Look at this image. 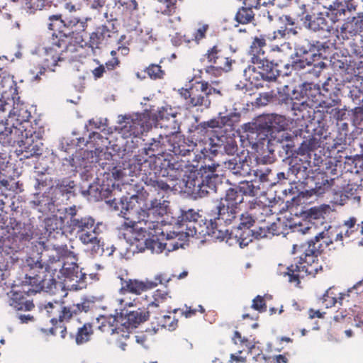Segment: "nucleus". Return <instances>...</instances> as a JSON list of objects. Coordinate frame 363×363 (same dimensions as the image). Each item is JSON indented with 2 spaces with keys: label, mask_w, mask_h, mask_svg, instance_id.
Segmentation results:
<instances>
[{
  "label": "nucleus",
  "mask_w": 363,
  "mask_h": 363,
  "mask_svg": "<svg viewBox=\"0 0 363 363\" xmlns=\"http://www.w3.org/2000/svg\"><path fill=\"white\" fill-rule=\"evenodd\" d=\"M74 259V254L66 245L45 250L38 258L29 257L23 266L26 276L33 277L45 287V291H52L57 284L55 275L65 259Z\"/></svg>",
  "instance_id": "1"
},
{
  "label": "nucleus",
  "mask_w": 363,
  "mask_h": 363,
  "mask_svg": "<svg viewBox=\"0 0 363 363\" xmlns=\"http://www.w3.org/2000/svg\"><path fill=\"white\" fill-rule=\"evenodd\" d=\"M165 143L167 139L164 133H160L157 139L152 138V142L147 144V147L135 155L129 163L130 173L139 177L150 191L157 192L158 194L170 189L169 185L161 179L152 168L155 160L159 158L155 157L156 154L160 155L168 150V145Z\"/></svg>",
  "instance_id": "2"
},
{
  "label": "nucleus",
  "mask_w": 363,
  "mask_h": 363,
  "mask_svg": "<svg viewBox=\"0 0 363 363\" xmlns=\"http://www.w3.org/2000/svg\"><path fill=\"white\" fill-rule=\"evenodd\" d=\"M324 232L319 233L315 238L308 241L307 245H294L293 252L296 253L299 250L303 251L297 262L287 267V272L284 275L289 277V281L295 283L298 286L301 279L306 277H315L320 271L323 270L322 264L320 262L318 255L323 251V245H329L332 242L325 236Z\"/></svg>",
  "instance_id": "3"
},
{
  "label": "nucleus",
  "mask_w": 363,
  "mask_h": 363,
  "mask_svg": "<svg viewBox=\"0 0 363 363\" xmlns=\"http://www.w3.org/2000/svg\"><path fill=\"white\" fill-rule=\"evenodd\" d=\"M22 290L11 291L9 295V306L15 311V317L21 323L33 322L35 318L29 313L35 308V304L31 295H34L42 291H45V287L40 284V281H36L33 277L26 276L22 281Z\"/></svg>",
  "instance_id": "4"
},
{
  "label": "nucleus",
  "mask_w": 363,
  "mask_h": 363,
  "mask_svg": "<svg viewBox=\"0 0 363 363\" xmlns=\"http://www.w3.org/2000/svg\"><path fill=\"white\" fill-rule=\"evenodd\" d=\"M45 308L52 324V327L48 330L49 333L55 336L59 335L62 339H65L67 335L65 323L77 317L81 313L88 312L90 310V303L83 301L65 306L63 303L58 301L49 302L45 306Z\"/></svg>",
  "instance_id": "5"
},
{
  "label": "nucleus",
  "mask_w": 363,
  "mask_h": 363,
  "mask_svg": "<svg viewBox=\"0 0 363 363\" xmlns=\"http://www.w3.org/2000/svg\"><path fill=\"white\" fill-rule=\"evenodd\" d=\"M136 203L135 202V209H137V212L133 214H130L129 212H127V215L123 216L125 220L122 225L123 228L140 231L152 238L157 237L158 234L162 233L160 231V222L149 219L151 211L154 213L155 209L161 208V202L157 199L151 201L148 211L143 210L140 206H136Z\"/></svg>",
  "instance_id": "6"
},
{
  "label": "nucleus",
  "mask_w": 363,
  "mask_h": 363,
  "mask_svg": "<svg viewBox=\"0 0 363 363\" xmlns=\"http://www.w3.org/2000/svg\"><path fill=\"white\" fill-rule=\"evenodd\" d=\"M126 190L128 196H123L117 199L113 196V192L108 187H101L99 196L101 199L104 200L105 202L116 211H120L121 213L126 216L127 212L130 214H133L137 212L135 209V202H138V194L143 189L138 183L135 179H131L130 182H128L124 186Z\"/></svg>",
  "instance_id": "7"
},
{
  "label": "nucleus",
  "mask_w": 363,
  "mask_h": 363,
  "mask_svg": "<svg viewBox=\"0 0 363 363\" xmlns=\"http://www.w3.org/2000/svg\"><path fill=\"white\" fill-rule=\"evenodd\" d=\"M179 94L185 101L186 109L195 107L208 108L211 104L213 96H222L220 89L213 87L206 81H198L192 84L189 89H181Z\"/></svg>",
  "instance_id": "8"
},
{
  "label": "nucleus",
  "mask_w": 363,
  "mask_h": 363,
  "mask_svg": "<svg viewBox=\"0 0 363 363\" xmlns=\"http://www.w3.org/2000/svg\"><path fill=\"white\" fill-rule=\"evenodd\" d=\"M48 19L50 21L48 28L53 30L52 36L67 42L68 45H73L71 40L74 33L85 31L88 26V18L81 20L72 16L62 18L61 14L52 15Z\"/></svg>",
  "instance_id": "9"
},
{
  "label": "nucleus",
  "mask_w": 363,
  "mask_h": 363,
  "mask_svg": "<svg viewBox=\"0 0 363 363\" xmlns=\"http://www.w3.org/2000/svg\"><path fill=\"white\" fill-rule=\"evenodd\" d=\"M306 96L307 100H302L301 102H293V99L289 97H286L284 99L286 104L289 102L292 104L291 109L294 111V116L297 119L301 118L305 119L306 118H311V113L315 114V108H321L324 107L330 108L331 106L330 102H333L331 99H325L319 90V89H310L306 91Z\"/></svg>",
  "instance_id": "10"
},
{
  "label": "nucleus",
  "mask_w": 363,
  "mask_h": 363,
  "mask_svg": "<svg viewBox=\"0 0 363 363\" xmlns=\"http://www.w3.org/2000/svg\"><path fill=\"white\" fill-rule=\"evenodd\" d=\"M260 69L257 72L254 65H248L243 72L245 80L256 88L264 86V83L274 82L279 76V71L277 69V64L274 60L267 57L260 63H255Z\"/></svg>",
  "instance_id": "11"
},
{
  "label": "nucleus",
  "mask_w": 363,
  "mask_h": 363,
  "mask_svg": "<svg viewBox=\"0 0 363 363\" xmlns=\"http://www.w3.org/2000/svg\"><path fill=\"white\" fill-rule=\"evenodd\" d=\"M70 232L75 231L80 241L84 245H89L93 253H98L101 249L100 240L96 235L95 220L89 216H80L69 223Z\"/></svg>",
  "instance_id": "12"
},
{
  "label": "nucleus",
  "mask_w": 363,
  "mask_h": 363,
  "mask_svg": "<svg viewBox=\"0 0 363 363\" xmlns=\"http://www.w3.org/2000/svg\"><path fill=\"white\" fill-rule=\"evenodd\" d=\"M117 302L121 306L116 309L115 319L121 320V324L127 328H135L140 324L148 320L150 312L145 308L134 309V303L126 298H118Z\"/></svg>",
  "instance_id": "13"
},
{
  "label": "nucleus",
  "mask_w": 363,
  "mask_h": 363,
  "mask_svg": "<svg viewBox=\"0 0 363 363\" xmlns=\"http://www.w3.org/2000/svg\"><path fill=\"white\" fill-rule=\"evenodd\" d=\"M243 201V197L238 190L230 188L225 196L221 199L217 206L218 220H223L225 224H231L237 218L239 206Z\"/></svg>",
  "instance_id": "14"
},
{
  "label": "nucleus",
  "mask_w": 363,
  "mask_h": 363,
  "mask_svg": "<svg viewBox=\"0 0 363 363\" xmlns=\"http://www.w3.org/2000/svg\"><path fill=\"white\" fill-rule=\"evenodd\" d=\"M76 51L74 45H68L64 40H60L52 36V45L45 48L43 60L44 66L52 71L59 61L72 57V54Z\"/></svg>",
  "instance_id": "15"
},
{
  "label": "nucleus",
  "mask_w": 363,
  "mask_h": 363,
  "mask_svg": "<svg viewBox=\"0 0 363 363\" xmlns=\"http://www.w3.org/2000/svg\"><path fill=\"white\" fill-rule=\"evenodd\" d=\"M70 260V262L66 260L63 262L62 266L55 275L56 280L62 279L64 281H69V286L75 290L86 288V274L82 272V269H79L75 262V258Z\"/></svg>",
  "instance_id": "16"
},
{
  "label": "nucleus",
  "mask_w": 363,
  "mask_h": 363,
  "mask_svg": "<svg viewBox=\"0 0 363 363\" xmlns=\"http://www.w3.org/2000/svg\"><path fill=\"white\" fill-rule=\"evenodd\" d=\"M177 114L174 108L167 105L159 108L157 113L150 114V117L154 121L153 125L164 129V135L167 138L169 135L179 133L180 123L177 118Z\"/></svg>",
  "instance_id": "17"
},
{
  "label": "nucleus",
  "mask_w": 363,
  "mask_h": 363,
  "mask_svg": "<svg viewBox=\"0 0 363 363\" xmlns=\"http://www.w3.org/2000/svg\"><path fill=\"white\" fill-rule=\"evenodd\" d=\"M216 177L207 174L203 177L199 172H191L185 181L186 187L191 194L203 197L216 191Z\"/></svg>",
  "instance_id": "18"
},
{
  "label": "nucleus",
  "mask_w": 363,
  "mask_h": 363,
  "mask_svg": "<svg viewBox=\"0 0 363 363\" xmlns=\"http://www.w3.org/2000/svg\"><path fill=\"white\" fill-rule=\"evenodd\" d=\"M154 121L151 119L150 113H143L136 116L135 118H128L121 127L120 133L125 138L138 137L152 128Z\"/></svg>",
  "instance_id": "19"
},
{
  "label": "nucleus",
  "mask_w": 363,
  "mask_h": 363,
  "mask_svg": "<svg viewBox=\"0 0 363 363\" xmlns=\"http://www.w3.org/2000/svg\"><path fill=\"white\" fill-rule=\"evenodd\" d=\"M19 97H17V101H15V97L11 99L10 107L7 106V110L9 111V118L11 122L15 123L16 125L21 128L23 130H30V128H35L30 121L31 118V113L28 108V106L19 101Z\"/></svg>",
  "instance_id": "20"
},
{
  "label": "nucleus",
  "mask_w": 363,
  "mask_h": 363,
  "mask_svg": "<svg viewBox=\"0 0 363 363\" xmlns=\"http://www.w3.org/2000/svg\"><path fill=\"white\" fill-rule=\"evenodd\" d=\"M45 130L42 126L37 127V123L35 124V128H30V130H24V135L21 140V143L25 148V152L30 153L26 155V157L34 155H40L42 154L43 143L41 140L43 138Z\"/></svg>",
  "instance_id": "21"
},
{
  "label": "nucleus",
  "mask_w": 363,
  "mask_h": 363,
  "mask_svg": "<svg viewBox=\"0 0 363 363\" xmlns=\"http://www.w3.org/2000/svg\"><path fill=\"white\" fill-rule=\"evenodd\" d=\"M166 139L168 151L172 152L175 155L186 156L193 152L196 156L197 147L189 137L185 138L177 133L169 135Z\"/></svg>",
  "instance_id": "22"
},
{
  "label": "nucleus",
  "mask_w": 363,
  "mask_h": 363,
  "mask_svg": "<svg viewBox=\"0 0 363 363\" xmlns=\"http://www.w3.org/2000/svg\"><path fill=\"white\" fill-rule=\"evenodd\" d=\"M233 61L220 43H216L209 48L201 58V62H206L208 65H219L220 66H232Z\"/></svg>",
  "instance_id": "23"
},
{
  "label": "nucleus",
  "mask_w": 363,
  "mask_h": 363,
  "mask_svg": "<svg viewBox=\"0 0 363 363\" xmlns=\"http://www.w3.org/2000/svg\"><path fill=\"white\" fill-rule=\"evenodd\" d=\"M189 138L197 147L196 148V158L201 159L203 157H206L209 150V144L208 130L204 123H201L191 130Z\"/></svg>",
  "instance_id": "24"
},
{
  "label": "nucleus",
  "mask_w": 363,
  "mask_h": 363,
  "mask_svg": "<svg viewBox=\"0 0 363 363\" xmlns=\"http://www.w3.org/2000/svg\"><path fill=\"white\" fill-rule=\"evenodd\" d=\"M117 35V30L114 26L111 24L110 28L107 25H101L97 26L94 31L90 34L89 45L92 49L100 48L101 45L109 43Z\"/></svg>",
  "instance_id": "25"
},
{
  "label": "nucleus",
  "mask_w": 363,
  "mask_h": 363,
  "mask_svg": "<svg viewBox=\"0 0 363 363\" xmlns=\"http://www.w3.org/2000/svg\"><path fill=\"white\" fill-rule=\"evenodd\" d=\"M200 215L194 209L182 210L180 216H179L178 224L180 228L185 227V234L188 237H194L197 233L201 234L202 232H198L196 227Z\"/></svg>",
  "instance_id": "26"
},
{
  "label": "nucleus",
  "mask_w": 363,
  "mask_h": 363,
  "mask_svg": "<svg viewBox=\"0 0 363 363\" xmlns=\"http://www.w3.org/2000/svg\"><path fill=\"white\" fill-rule=\"evenodd\" d=\"M355 217H350L345 220L338 228V233L336 234L335 240L340 241L343 245L345 240L351 241L358 235L359 224L357 223Z\"/></svg>",
  "instance_id": "27"
},
{
  "label": "nucleus",
  "mask_w": 363,
  "mask_h": 363,
  "mask_svg": "<svg viewBox=\"0 0 363 363\" xmlns=\"http://www.w3.org/2000/svg\"><path fill=\"white\" fill-rule=\"evenodd\" d=\"M267 47L266 35H260L252 38L249 48L248 54L250 57V62L252 64L260 63L263 60L269 57L265 48Z\"/></svg>",
  "instance_id": "28"
},
{
  "label": "nucleus",
  "mask_w": 363,
  "mask_h": 363,
  "mask_svg": "<svg viewBox=\"0 0 363 363\" xmlns=\"http://www.w3.org/2000/svg\"><path fill=\"white\" fill-rule=\"evenodd\" d=\"M153 171L156 172L157 167L160 169V174L162 177L170 176L172 177H180L182 172V164L178 162L173 161L164 158L159 157L155 160L153 164Z\"/></svg>",
  "instance_id": "29"
},
{
  "label": "nucleus",
  "mask_w": 363,
  "mask_h": 363,
  "mask_svg": "<svg viewBox=\"0 0 363 363\" xmlns=\"http://www.w3.org/2000/svg\"><path fill=\"white\" fill-rule=\"evenodd\" d=\"M224 167L232 172V174L242 177L250 175L252 172L250 161L246 157L242 158L240 156H236L225 161Z\"/></svg>",
  "instance_id": "30"
},
{
  "label": "nucleus",
  "mask_w": 363,
  "mask_h": 363,
  "mask_svg": "<svg viewBox=\"0 0 363 363\" xmlns=\"http://www.w3.org/2000/svg\"><path fill=\"white\" fill-rule=\"evenodd\" d=\"M9 227L21 241H29L33 236V226L30 223H21L14 217L9 218Z\"/></svg>",
  "instance_id": "31"
},
{
  "label": "nucleus",
  "mask_w": 363,
  "mask_h": 363,
  "mask_svg": "<svg viewBox=\"0 0 363 363\" xmlns=\"http://www.w3.org/2000/svg\"><path fill=\"white\" fill-rule=\"evenodd\" d=\"M23 135L24 130L13 123L11 127H5L0 132V143L4 146H13L21 143Z\"/></svg>",
  "instance_id": "32"
},
{
  "label": "nucleus",
  "mask_w": 363,
  "mask_h": 363,
  "mask_svg": "<svg viewBox=\"0 0 363 363\" xmlns=\"http://www.w3.org/2000/svg\"><path fill=\"white\" fill-rule=\"evenodd\" d=\"M121 281L122 286L119 290V293L122 295H125L128 292L140 295L143 292L151 289L149 288V280L143 281L138 279L124 280L121 279Z\"/></svg>",
  "instance_id": "33"
},
{
  "label": "nucleus",
  "mask_w": 363,
  "mask_h": 363,
  "mask_svg": "<svg viewBox=\"0 0 363 363\" xmlns=\"http://www.w3.org/2000/svg\"><path fill=\"white\" fill-rule=\"evenodd\" d=\"M272 208V206L266 205L257 199L249 202V209L257 223L266 222V218L273 214Z\"/></svg>",
  "instance_id": "34"
},
{
  "label": "nucleus",
  "mask_w": 363,
  "mask_h": 363,
  "mask_svg": "<svg viewBox=\"0 0 363 363\" xmlns=\"http://www.w3.org/2000/svg\"><path fill=\"white\" fill-rule=\"evenodd\" d=\"M223 223L225 225H228L223 220H218V216L214 220L211 219L206 226L205 235L211 236L213 240H218L220 241H223L224 239L230 237L229 230L223 229L222 227Z\"/></svg>",
  "instance_id": "35"
},
{
  "label": "nucleus",
  "mask_w": 363,
  "mask_h": 363,
  "mask_svg": "<svg viewBox=\"0 0 363 363\" xmlns=\"http://www.w3.org/2000/svg\"><path fill=\"white\" fill-rule=\"evenodd\" d=\"M94 334L93 325L91 323H84L77 328L75 333H70L69 337L75 340L78 345L85 344L90 341Z\"/></svg>",
  "instance_id": "36"
},
{
  "label": "nucleus",
  "mask_w": 363,
  "mask_h": 363,
  "mask_svg": "<svg viewBox=\"0 0 363 363\" xmlns=\"http://www.w3.org/2000/svg\"><path fill=\"white\" fill-rule=\"evenodd\" d=\"M332 15L335 18L345 15L347 11H355L356 5L353 0H335L333 4L328 7Z\"/></svg>",
  "instance_id": "37"
},
{
  "label": "nucleus",
  "mask_w": 363,
  "mask_h": 363,
  "mask_svg": "<svg viewBox=\"0 0 363 363\" xmlns=\"http://www.w3.org/2000/svg\"><path fill=\"white\" fill-rule=\"evenodd\" d=\"M306 28L313 31L329 30L330 26L328 21L323 13H318L317 16H312L305 26Z\"/></svg>",
  "instance_id": "38"
},
{
  "label": "nucleus",
  "mask_w": 363,
  "mask_h": 363,
  "mask_svg": "<svg viewBox=\"0 0 363 363\" xmlns=\"http://www.w3.org/2000/svg\"><path fill=\"white\" fill-rule=\"evenodd\" d=\"M235 21L239 24H248L255 21V13L250 7L245 5L238 9L235 16Z\"/></svg>",
  "instance_id": "39"
},
{
  "label": "nucleus",
  "mask_w": 363,
  "mask_h": 363,
  "mask_svg": "<svg viewBox=\"0 0 363 363\" xmlns=\"http://www.w3.org/2000/svg\"><path fill=\"white\" fill-rule=\"evenodd\" d=\"M349 291H347V294L340 293L338 298L336 297V294L333 292V291L330 289L328 290L325 294L323 296L322 303L326 308H331L335 305L336 303H339L340 305H342V301L345 296H349Z\"/></svg>",
  "instance_id": "40"
},
{
  "label": "nucleus",
  "mask_w": 363,
  "mask_h": 363,
  "mask_svg": "<svg viewBox=\"0 0 363 363\" xmlns=\"http://www.w3.org/2000/svg\"><path fill=\"white\" fill-rule=\"evenodd\" d=\"M254 175L259 178L261 182H269L270 185L276 184L274 172L268 167H259L254 171Z\"/></svg>",
  "instance_id": "41"
},
{
  "label": "nucleus",
  "mask_w": 363,
  "mask_h": 363,
  "mask_svg": "<svg viewBox=\"0 0 363 363\" xmlns=\"http://www.w3.org/2000/svg\"><path fill=\"white\" fill-rule=\"evenodd\" d=\"M0 91L2 96V98L4 99L6 101H9L10 103L11 99L9 96H7V89L10 94H14L16 91V84L13 79H11L9 77H1L0 76Z\"/></svg>",
  "instance_id": "42"
},
{
  "label": "nucleus",
  "mask_w": 363,
  "mask_h": 363,
  "mask_svg": "<svg viewBox=\"0 0 363 363\" xmlns=\"http://www.w3.org/2000/svg\"><path fill=\"white\" fill-rule=\"evenodd\" d=\"M333 102H330L331 104L330 106H331L330 108L324 107L323 109H318L317 112H322L323 114L324 113H329L331 117L340 122H343V119L345 117L346 115V110L343 108H335V105L337 104V101L335 99H332Z\"/></svg>",
  "instance_id": "43"
},
{
  "label": "nucleus",
  "mask_w": 363,
  "mask_h": 363,
  "mask_svg": "<svg viewBox=\"0 0 363 363\" xmlns=\"http://www.w3.org/2000/svg\"><path fill=\"white\" fill-rule=\"evenodd\" d=\"M300 51L302 52L303 54L308 55V52L306 50L300 49ZM311 57L308 58L307 56H299L298 53L296 54L295 57H291V66L294 70H301L304 69L306 66H311Z\"/></svg>",
  "instance_id": "44"
},
{
  "label": "nucleus",
  "mask_w": 363,
  "mask_h": 363,
  "mask_svg": "<svg viewBox=\"0 0 363 363\" xmlns=\"http://www.w3.org/2000/svg\"><path fill=\"white\" fill-rule=\"evenodd\" d=\"M269 125L268 128L277 131L284 130L287 128L288 121L286 118L281 115H272L269 119Z\"/></svg>",
  "instance_id": "45"
},
{
  "label": "nucleus",
  "mask_w": 363,
  "mask_h": 363,
  "mask_svg": "<svg viewBox=\"0 0 363 363\" xmlns=\"http://www.w3.org/2000/svg\"><path fill=\"white\" fill-rule=\"evenodd\" d=\"M137 32V40L143 45L152 43L156 40V37L152 33V30L149 28L135 29Z\"/></svg>",
  "instance_id": "46"
},
{
  "label": "nucleus",
  "mask_w": 363,
  "mask_h": 363,
  "mask_svg": "<svg viewBox=\"0 0 363 363\" xmlns=\"http://www.w3.org/2000/svg\"><path fill=\"white\" fill-rule=\"evenodd\" d=\"M233 340L235 345L242 347V350L238 351L239 354L245 350L252 352V350L255 348V345L247 338L242 337L238 331H235Z\"/></svg>",
  "instance_id": "47"
},
{
  "label": "nucleus",
  "mask_w": 363,
  "mask_h": 363,
  "mask_svg": "<svg viewBox=\"0 0 363 363\" xmlns=\"http://www.w3.org/2000/svg\"><path fill=\"white\" fill-rule=\"evenodd\" d=\"M145 247L151 250L152 253L158 254L162 252L163 250L166 249L168 243L162 242L158 238L155 239L154 238H151L145 240Z\"/></svg>",
  "instance_id": "48"
},
{
  "label": "nucleus",
  "mask_w": 363,
  "mask_h": 363,
  "mask_svg": "<svg viewBox=\"0 0 363 363\" xmlns=\"http://www.w3.org/2000/svg\"><path fill=\"white\" fill-rule=\"evenodd\" d=\"M157 325L172 331L177 328L178 320L174 316L164 315L158 318Z\"/></svg>",
  "instance_id": "49"
},
{
  "label": "nucleus",
  "mask_w": 363,
  "mask_h": 363,
  "mask_svg": "<svg viewBox=\"0 0 363 363\" xmlns=\"http://www.w3.org/2000/svg\"><path fill=\"white\" fill-rule=\"evenodd\" d=\"M336 140L340 144H346L350 135L349 125L346 122H337Z\"/></svg>",
  "instance_id": "50"
},
{
  "label": "nucleus",
  "mask_w": 363,
  "mask_h": 363,
  "mask_svg": "<svg viewBox=\"0 0 363 363\" xmlns=\"http://www.w3.org/2000/svg\"><path fill=\"white\" fill-rule=\"evenodd\" d=\"M232 69V66L208 65L205 67L206 73L214 76H221L225 72H228Z\"/></svg>",
  "instance_id": "51"
},
{
  "label": "nucleus",
  "mask_w": 363,
  "mask_h": 363,
  "mask_svg": "<svg viewBox=\"0 0 363 363\" xmlns=\"http://www.w3.org/2000/svg\"><path fill=\"white\" fill-rule=\"evenodd\" d=\"M240 194L255 196L257 194V189L253 185L252 182L248 181H242L239 183V185L237 188Z\"/></svg>",
  "instance_id": "52"
},
{
  "label": "nucleus",
  "mask_w": 363,
  "mask_h": 363,
  "mask_svg": "<svg viewBox=\"0 0 363 363\" xmlns=\"http://www.w3.org/2000/svg\"><path fill=\"white\" fill-rule=\"evenodd\" d=\"M21 6L29 13H33L44 8L41 0H22Z\"/></svg>",
  "instance_id": "53"
},
{
  "label": "nucleus",
  "mask_w": 363,
  "mask_h": 363,
  "mask_svg": "<svg viewBox=\"0 0 363 363\" xmlns=\"http://www.w3.org/2000/svg\"><path fill=\"white\" fill-rule=\"evenodd\" d=\"M259 223L260 225H255L254 228L252 229V235L257 239L267 237L268 234L270 233V228L269 227V222Z\"/></svg>",
  "instance_id": "54"
},
{
  "label": "nucleus",
  "mask_w": 363,
  "mask_h": 363,
  "mask_svg": "<svg viewBox=\"0 0 363 363\" xmlns=\"http://www.w3.org/2000/svg\"><path fill=\"white\" fill-rule=\"evenodd\" d=\"M145 72L152 79H162L164 75V71L162 70L161 66L157 64L150 65L145 69Z\"/></svg>",
  "instance_id": "55"
},
{
  "label": "nucleus",
  "mask_w": 363,
  "mask_h": 363,
  "mask_svg": "<svg viewBox=\"0 0 363 363\" xmlns=\"http://www.w3.org/2000/svg\"><path fill=\"white\" fill-rule=\"evenodd\" d=\"M333 184V179L329 180L327 176H322L321 182H315V193L320 195L328 190Z\"/></svg>",
  "instance_id": "56"
},
{
  "label": "nucleus",
  "mask_w": 363,
  "mask_h": 363,
  "mask_svg": "<svg viewBox=\"0 0 363 363\" xmlns=\"http://www.w3.org/2000/svg\"><path fill=\"white\" fill-rule=\"evenodd\" d=\"M158 1L162 3V7L160 8L161 13L171 16L175 13L177 6V0H157Z\"/></svg>",
  "instance_id": "57"
},
{
  "label": "nucleus",
  "mask_w": 363,
  "mask_h": 363,
  "mask_svg": "<svg viewBox=\"0 0 363 363\" xmlns=\"http://www.w3.org/2000/svg\"><path fill=\"white\" fill-rule=\"evenodd\" d=\"M306 169L307 168L306 167L303 166L301 164L296 163L289 168L288 171V176H290V174H294L296 176V179L300 182L301 179L306 177Z\"/></svg>",
  "instance_id": "58"
},
{
  "label": "nucleus",
  "mask_w": 363,
  "mask_h": 363,
  "mask_svg": "<svg viewBox=\"0 0 363 363\" xmlns=\"http://www.w3.org/2000/svg\"><path fill=\"white\" fill-rule=\"evenodd\" d=\"M294 15L296 20L300 21L304 27L311 17V15L307 12L306 6L303 4L298 6V9Z\"/></svg>",
  "instance_id": "59"
},
{
  "label": "nucleus",
  "mask_w": 363,
  "mask_h": 363,
  "mask_svg": "<svg viewBox=\"0 0 363 363\" xmlns=\"http://www.w3.org/2000/svg\"><path fill=\"white\" fill-rule=\"evenodd\" d=\"M350 25H351L352 27H354V32H362L363 30V13L359 15L357 17H354L351 23L344 24L342 29H347Z\"/></svg>",
  "instance_id": "60"
},
{
  "label": "nucleus",
  "mask_w": 363,
  "mask_h": 363,
  "mask_svg": "<svg viewBox=\"0 0 363 363\" xmlns=\"http://www.w3.org/2000/svg\"><path fill=\"white\" fill-rule=\"evenodd\" d=\"M172 279V276H168L166 273H160L155 276L154 280H149V288L153 289L158 284L168 283Z\"/></svg>",
  "instance_id": "61"
},
{
  "label": "nucleus",
  "mask_w": 363,
  "mask_h": 363,
  "mask_svg": "<svg viewBox=\"0 0 363 363\" xmlns=\"http://www.w3.org/2000/svg\"><path fill=\"white\" fill-rule=\"evenodd\" d=\"M257 222L254 216L252 215V211L248 208V211L245 213H242L240 216V225L244 228H250L253 226Z\"/></svg>",
  "instance_id": "62"
},
{
  "label": "nucleus",
  "mask_w": 363,
  "mask_h": 363,
  "mask_svg": "<svg viewBox=\"0 0 363 363\" xmlns=\"http://www.w3.org/2000/svg\"><path fill=\"white\" fill-rule=\"evenodd\" d=\"M51 178L45 173L38 174L35 178V187L36 189L40 190L41 189L48 186L51 184Z\"/></svg>",
  "instance_id": "63"
},
{
  "label": "nucleus",
  "mask_w": 363,
  "mask_h": 363,
  "mask_svg": "<svg viewBox=\"0 0 363 363\" xmlns=\"http://www.w3.org/2000/svg\"><path fill=\"white\" fill-rule=\"evenodd\" d=\"M208 28L209 26L208 24H202L194 32L191 40L195 41L196 44H199L200 41L206 38Z\"/></svg>",
  "instance_id": "64"
}]
</instances>
